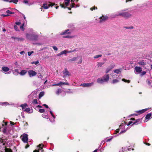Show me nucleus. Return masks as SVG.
<instances>
[{
  "label": "nucleus",
  "mask_w": 152,
  "mask_h": 152,
  "mask_svg": "<svg viewBox=\"0 0 152 152\" xmlns=\"http://www.w3.org/2000/svg\"><path fill=\"white\" fill-rule=\"evenodd\" d=\"M55 4L54 3H50L49 4L45 3L43 4L42 7L44 9H48L50 7H52Z\"/></svg>",
  "instance_id": "nucleus-6"
},
{
  "label": "nucleus",
  "mask_w": 152,
  "mask_h": 152,
  "mask_svg": "<svg viewBox=\"0 0 152 152\" xmlns=\"http://www.w3.org/2000/svg\"><path fill=\"white\" fill-rule=\"evenodd\" d=\"M95 8L96 9H97V8L96 7H92V8H90V10L92 11L93 10H95Z\"/></svg>",
  "instance_id": "nucleus-60"
},
{
  "label": "nucleus",
  "mask_w": 152,
  "mask_h": 152,
  "mask_svg": "<svg viewBox=\"0 0 152 152\" xmlns=\"http://www.w3.org/2000/svg\"><path fill=\"white\" fill-rule=\"evenodd\" d=\"M122 80L123 81H124L125 82H126L127 83H129L130 82V80H127L123 78L122 79Z\"/></svg>",
  "instance_id": "nucleus-40"
},
{
  "label": "nucleus",
  "mask_w": 152,
  "mask_h": 152,
  "mask_svg": "<svg viewBox=\"0 0 152 152\" xmlns=\"http://www.w3.org/2000/svg\"><path fill=\"white\" fill-rule=\"evenodd\" d=\"M146 73V72L145 71H143L141 72V75L142 76L143 75H145Z\"/></svg>",
  "instance_id": "nucleus-55"
},
{
  "label": "nucleus",
  "mask_w": 152,
  "mask_h": 152,
  "mask_svg": "<svg viewBox=\"0 0 152 152\" xmlns=\"http://www.w3.org/2000/svg\"><path fill=\"white\" fill-rule=\"evenodd\" d=\"M102 56V55H97L94 56V58L95 59L97 58H98Z\"/></svg>",
  "instance_id": "nucleus-42"
},
{
  "label": "nucleus",
  "mask_w": 152,
  "mask_h": 152,
  "mask_svg": "<svg viewBox=\"0 0 152 152\" xmlns=\"http://www.w3.org/2000/svg\"><path fill=\"white\" fill-rule=\"evenodd\" d=\"M116 16H121L126 18L128 19L131 17L132 16L131 14L128 12H126L124 10H122L118 12L115 14Z\"/></svg>",
  "instance_id": "nucleus-2"
},
{
  "label": "nucleus",
  "mask_w": 152,
  "mask_h": 152,
  "mask_svg": "<svg viewBox=\"0 0 152 152\" xmlns=\"http://www.w3.org/2000/svg\"><path fill=\"white\" fill-rule=\"evenodd\" d=\"M124 125H125V124L124 123H122V124L119 126V129H117L115 131V132L114 133V135L112 136L111 137H110L109 139H106L105 140V142H109V141H110L114 137H116L118 136L120 134H121L122 133H123L125 132L126 131V130H124V131L122 130V131H121V132H120V133L119 134H117L120 131V129H121L123 128L124 127Z\"/></svg>",
  "instance_id": "nucleus-1"
},
{
  "label": "nucleus",
  "mask_w": 152,
  "mask_h": 152,
  "mask_svg": "<svg viewBox=\"0 0 152 152\" xmlns=\"http://www.w3.org/2000/svg\"><path fill=\"white\" fill-rule=\"evenodd\" d=\"M43 145L42 144H40L39 145L38 147H39V148H40L41 149H39L38 151H37V150H35L33 152H39V150H41V151H42V149L43 148Z\"/></svg>",
  "instance_id": "nucleus-23"
},
{
  "label": "nucleus",
  "mask_w": 152,
  "mask_h": 152,
  "mask_svg": "<svg viewBox=\"0 0 152 152\" xmlns=\"http://www.w3.org/2000/svg\"><path fill=\"white\" fill-rule=\"evenodd\" d=\"M63 84L64 85H69V84L68 83L64 82L63 83Z\"/></svg>",
  "instance_id": "nucleus-64"
},
{
  "label": "nucleus",
  "mask_w": 152,
  "mask_h": 152,
  "mask_svg": "<svg viewBox=\"0 0 152 152\" xmlns=\"http://www.w3.org/2000/svg\"><path fill=\"white\" fill-rule=\"evenodd\" d=\"M75 4L73 3H72L70 5V7L71 8L75 7L76 8L79 7V5H77L76 7H75Z\"/></svg>",
  "instance_id": "nucleus-32"
},
{
  "label": "nucleus",
  "mask_w": 152,
  "mask_h": 152,
  "mask_svg": "<svg viewBox=\"0 0 152 152\" xmlns=\"http://www.w3.org/2000/svg\"><path fill=\"white\" fill-rule=\"evenodd\" d=\"M110 66L111 67L108 68L106 69L105 71V72L106 74H107L111 70V69L113 68L115 66V65H113L112 66Z\"/></svg>",
  "instance_id": "nucleus-24"
},
{
  "label": "nucleus",
  "mask_w": 152,
  "mask_h": 152,
  "mask_svg": "<svg viewBox=\"0 0 152 152\" xmlns=\"http://www.w3.org/2000/svg\"><path fill=\"white\" fill-rule=\"evenodd\" d=\"M117 76L116 74H114L112 75V77L113 78H115Z\"/></svg>",
  "instance_id": "nucleus-62"
},
{
  "label": "nucleus",
  "mask_w": 152,
  "mask_h": 152,
  "mask_svg": "<svg viewBox=\"0 0 152 152\" xmlns=\"http://www.w3.org/2000/svg\"><path fill=\"white\" fill-rule=\"evenodd\" d=\"M50 114H51V115H52V116L53 117V118L55 119V117L54 116L53 113L50 110Z\"/></svg>",
  "instance_id": "nucleus-49"
},
{
  "label": "nucleus",
  "mask_w": 152,
  "mask_h": 152,
  "mask_svg": "<svg viewBox=\"0 0 152 152\" xmlns=\"http://www.w3.org/2000/svg\"><path fill=\"white\" fill-rule=\"evenodd\" d=\"M39 111L41 113H44L45 112V110L44 109H41L39 110Z\"/></svg>",
  "instance_id": "nucleus-48"
},
{
  "label": "nucleus",
  "mask_w": 152,
  "mask_h": 152,
  "mask_svg": "<svg viewBox=\"0 0 152 152\" xmlns=\"http://www.w3.org/2000/svg\"><path fill=\"white\" fill-rule=\"evenodd\" d=\"M125 28L126 29H133V26L126 27H125Z\"/></svg>",
  "instance_id": "nucleus-51"
},
{
  "label": "nucleus",
  "mask_w": 152,
  "mask_h": 152,
  "mask_svg": "<svg viewBox=\"0 0 152 152\" xmlns=\"http://www.w3.org/2000/svg\"><path fill=\"white\" fill-rule=\"evenodd\" d=\"M42 116L43 117L45 118H48L47 114H45L44 113L42 115Z\"/></svg>",
  "instance_id": "nucleus-41"
},
{
  "label": "nucleus",
  "mask_w": 152,
  "mask_h": 152,
  "mask_svg": "<svg viewBox=\"0 0 152 152\" xmlns=\"http://www.w3.org/2000/svg\"><path fill=\"white\" fill-rule=\"evenodd\" d=\"M23 2L25 4H27L28 3V1L25 0L23 1Z\"/></svg>",
  "instance_id": "nucleus-59"
},
{
  "label": "nucleus",
  "mask_w": 152,
  "mask_h": 152,
  "mask_svg": "<svg viewBox=\"0 0 152 152\" xmlns=\"http://www.w3.org/2000/svg\"><path fill=\"white\" fill-rule=\"evenodd\" d=\"M104 63L102 62H99L97 64V66L98 67L101 66Z\"/></svg>",
  "instance_id": "nucleus-43"
},
{
  "label": "nucleus",
  "mask_w": 152,
  "mask_h": 152,
  "mask_svg": "<svg viewBox=\"0 0 152 152\" xmlns=\"http://www.w3.org/2000/svg\"><path fill=\"white\" fill-rule=\"evenodd\" d=\"M69 1L70 0H65L64 1V4L66 5V6H67Z\"/></svg>",
  "instance_id": "nucleus-34"
},
{
  "label": "nucleus",
  "mask_w": 152,
  "mask_h": 152,
  "mask_svg": "<svg viewBox=\"0 0 152 152\" xmlns=\"http://www.w3.org/2000/svg\"><path fill=\"white\" fill-rule=\"evenodd\" d=\"M131 120H135L134 118H131ZM141 121V119H137L135 120V121L133 123V124H134L137 123V124L140 123Z\"/></svg>",
  "instance_id": "nucleus-18"
},
{
  "label": "nucleus",
  "mask_w": 152,
  "mask_h": 152,
  "mask_svg": "<svg viewBox=\"0 0 152 152\" xmlns=\"http://www.w3.org/2000/svg\"><path fill=\"white\" fill-rule=\"evenodd\" d=\"M109 79V74H105L102 78H99L97 79L96 82L100 84H103L104 83L107 82Z\"/></svg>",
  "instance_id": "nucleus-3"
},
{
  "label": "nucleus",
  "mask_w": 152,
  "mask_h": 152,
  "mask_svg": "<svg viewBox=\"0 0 152 152\" xmlns=\"http://www.w3.org/2000/svg\"><path fill=\"white\" fill-rule=\"evenodd\" d=\"M60 6L62 8H64V9L67 8L69 10H71V8L69 7H65L64 5L62 4H61L60 5Z\"/></svg>",
  "instance_id": "nucleus-39"
},
{
  "label": "nucleus",
  "mask_w": 152,
  "mask_h": 152,
  "mask_svg": "<svg viewBox=\"0 0 152 152\" xmlns=\"http://www.w3.org/2000/svg\"><path fill=\"white\" fill-rule=\"evenodd\" d=\"M122 76L121 75H119L117 78L113 79L111 81V83L113 84H115V83H118L119 82V80L121 79Z\"/></svg>",
  "instance_id": "nucleus-11"
},
{
  "label": "nucleus",
  "mask_w": 152,
  "mask_h": 152,
  "mask_svg": "<svg viewBox=\"0 0 152 152\" xmlns=\"http://www.w3.org/2000/svg\"><path fill=\"white\" fill-rule=\"evenodd\" d=\"M43 106H44L45 107L47 108H48V106L46 105V104H43Z\"/></svg>",
  "instance_id": "nucleus-63"
},
{
  "label": "nucleus",
  "mask_w": 152,
  "mask_h": 152,
  "mask_svg": "<svg viewBox=\"0 0 152 152\" xmlns=\"http://www.w3.org/2000/svg\"><path fill=\"white\" fill-rule=\"evenodd\" d=\"M77 57H74L69 59V61H76L77 59Z\"/></svg>",
  "instance_id": "nucleus-33"
},
{
  "label": "nucleus",
  "mask_w": 152,
  "mask_h": 152,
  "mask_svg": "<svg viewBox=\"0 0 152 152\" xmlns=\"http://www.w3.org/2000/svg\"><path fill=\"white\" fill-rule=\"evenodd\" d=\"M28 135L26 134H24L23 135L21 136L22 137V140L24 143H27L28 141Z\"/></svg>",
  "instance_id": "nucleus-8"
},
{
  "label": "nucleus",
  "mask_w": 152,
  "mask_h": 152,
  "mask_svg": "<svg viewBox=\"0 0 152 152\" xmlns=\"http://www.w3.org/2000/svg\"><path fill=\"white\" fill-rule=\"evenodd\" d=\"M108 18L107 16L105 15H102L101 17L99 18V22L100 23H102L104 22Z\"/></svg>",
  "instance_id": "nucleus-13"
},
{
  "label": "nucleus",
  "mask_w": 152,
  "mask_h": 152,
  "mask_svg": "<svg viewBox=\"0 0 152 152\" xmlns=\"http://www.w3.org/2000/svg\"><path fill=\"white\" fill-rule=\"evenodd\" d=\"M24 23H23L22 26H21L20 28V29L23 31L24 30V29L23 28V26H24Z\"/></svg>",
  "instance_id": "nucleus-47"
},
{
  "label": "nucleus",
  "mask_w": 152,
  "mask_h": 152,
  "mask_svg": "<svg viewBox=\"0 0 152 152\" xmlns=\"http://www.w3.org/2000/svg\"><path fill=\"white\" fill-rule=\"evenodd\" d=\"M63 73L64 75L63 77L64 78H65L71 75L70 73L66 69H65L63 70Z\"/></svg>",
  "instance_id": "nucleus-7"
},
{
  "label": "nucleus",
  "mask_w": 152,
  "mask_h": 152,
  "mask_svg": "<svg viewBox=\"0 0 152 152\" xmlns=\"http://www.w3.org/2000/svg\"><path fill=\"white\" fill-rule=\"evenodd\" d=\"M2 69L4 72L8 71L9 70V68L6 66H4L2 68Z\"/></svg>",
  "instance_id": "nucleus-27"
},
{
  "label": "nucleus",
  "mask_w": 152,
  "mask_h": 152,
  "mask_svg": "<svg viewBox=\"0 0 152 152\" xmlns=\"http://www.w3.org/2000/svg\"><path fill=\"white\" fill-rule=\"evenodd\" d=\"M152 114L151 113H150L148 114L145 116V118L146 119L149 120L151 117Z\"/></svg>",
  "instance_id": "nucleus-29"
},
{
  "label": "nucleus",
  "mask_w": 152,
  "mask_h": 152,
  "mask_svg": "<svg viewBox=\"0 0 152 152\" xmlns=\"http://www.w3.org/2000/svg\"><path fill=\"white\" fill-rule=\"evenodd\" d=\"M62 91V90L61 89H58L56 92V94L58 95L59 94L61 93Z\"/></svg>",
  "instance_id": "nucleus-31"
},
{
  "label": "nucleus",
  "mask_w": 152,
  "mask_h": 152,
  "mask_svg": "<svg viewBox=\"0 0 152 152\" xmlns=\"http://www.w3.org/2000/svg\"><path fill=\"white\" fill-rule=\"evenodd\" d=\"M67 53V51L66 50H64L62 51H61L60 53L57 54V56H60L63 54H66Z\"/></svg>",
  "instance_id": "nucleus-19"
},
{
  "label": "nucleus",
  "mask_w": 152,
  "mask_h": 152,
  "mask_svg": "<svg viewBox=\"0 0 152 152\" xmlns=\"http://www.w3.org/2000/svg\"><path fill=\"white\" fill-rule=\"evenodd\" d=\"M133 122L132 121H129L128 123V124H127V125H131L132 123H133Z\"/></svg>",
  "instance_id": "nucleus-57"
},
{
  "label": "nucleus",
  "mask_w": 152,
  "mask_h": 152,
  "mask_svg": "<svg viewBox=\"0 0 152 152\" xmlns=\"http://www.w3.org/2000/svg\"><path fill=\"white\" fill-rule=\"evenodd\" d=\"M32 103L34 104H38V103L37 99H34Z\"/></svg>",
  "instance_id": "nucleus-45"
},
{
  "label": "nucleus",
  "mask_w": 152,
  "mask_h": 152,
  "mask_svg": "<svg viewBox=\"0 0 152 152\" xmlns=\"http://www.w3.org/2000/svg\"><path fill=\"white\" fill-rule=\"evenodd\" d=\"M2 142H1V144H2L4 145L5 144V142H6V141L4 140L3 141V139H2Z\"/></svg>",
  "instance_id": "nucleus-53"
},
{
  "label": "nucleus",
  "mask_w": 152,
  "mask_h": 152,
  "mask_svg": "<svg viewBox=\"0 0 152 152\" xmlns=\"http://www.w3.org/2000/svg\"><path fill=\"white\" fill-rule=\"evenodd\" d=\"M45 92L44 91H42L40 92L39 95V98L40 99L44 95Z\"/></svg>",
  "instance_id": "nucleus-30"
},
{
  "label": "nucleus",
  "mask_w": 152,
  "mask_h": 152,
  "mask_svg": "<svg viewBox=\"0 0 152 152\" xmlns=\"http://www.w3.org/2000/svg\"><path fill=\"white\" fill-rule=\"evenodd\" d=\"M6 12L7 13V14H14V12H11V11L8 10H7L6 11Z\"/></svg>",
  "instance_id": "nucleus-44"
},
{
  "label": "nucleus",
  "mask_w": 152,
  "mask_h": 152,
  "mask_svg": "<svg viewBox=\"0 0 152 152\" xmlns=\"http://www.w3.org/2000/svg\"><path fill=\"white\" fill-rule=\"evenodd\" d=\"M147 82L149 86H152V78L147 80Z\"/></svg>",
  "instance_id": "nucleus-26"
},
{
  "label": "nucleus",
  "mask_w": 152,
  "mask_h": 152,
  "mask_svg": "<svg viewBox=\"0 0 152 152\" xmlns=\"http://www.w3.org/2000/svg\"><path fill=\"white\" fill-rule=\"evenodd\" d=\"M127 150L130 151L129 150V148L128 149L127 148H122L120 150H119V152H123L124 151H126Z\"/></svg>",
  "instance_id": "nucleus-28"
},
{
  "label": "nucleus",
  "mask_w": 152,
  "mask_h": 152,
  "mask_svg": "<svg viewBox=\"0 0 152 152\" xmlns=\"http://www.w3.org/2000/svg\"><path fill=\"white\" fill-rule=\"evenodd\" d=\"M15 24L18 25H19L21 23L20 22H17L15 23Z\"/></svg>",
  "instance_id": "nucleus-61"
},
{
  "label": "nucleus",
  "mask_w": 152,
  "mask_h": 152,
  "mask_svg": "<svg viewBox=\"0 0 152 152\" xmlns=\"http://www.w3.org/2000/svg\"><path fill=\"white\" fill-rule=\"evenodd\" d=\"M147 110H148L147 109H142V110H141L136 111V112L137 113H138V115H140L141 114H142V113L145 112V111H146ZM132 115H135V116H137L138 115V114H133L131 115V116Z\"/></svg>",
  "instance_id": "nucleus-14"
},
{
  "label": "nucleus",
  "mask_w": 152,
  "mask_h": 152,
  "mask_svg": "<svg viewBox=\"0 0 152 152\" xmlns=\"http://www.w3.org/2000/svg\"><path fill=\"white\" fill-rule=\"evenodd\" d=\"M24 111L28 113H31L33 112L32 110H31L29 108L27 107L26 109L24 110Z\"/></svg>",
  "instance_id": "nucleus-21"
},
{
  "label": "nucleus",
  "mask_w": 152,
  "mask_h": 152,
  "mask_svg": "<svg viewBox=\"0 0 152 152\" xmlns=\"http://www.w3.org/2000/svg\"><path fill=\"white\" fill-rule=\"evenodd\" d=\"M16 39L18 41H23L24 39L23 38H22V37H21V38L16 37Z\"/></svg>",
  "instance_id": "nucleus-37"
},
{
  "label": "nucleus",
  "mask_w": 152,
  "mask_h": 152,
  "mask_svg": "<svg viewBox=\"0 0 152 152\" xmlns=\"http://www.w3.org/2000/svg\"><path fill=\"white\" fill-rule=\"evenodd\" d=\"M26 37L27 39L30 40H36L38 38L37 35L34 34H26Z\"/></svg>",
  "instance_id": "nucleus-5"
},
{
  "label": "nucleus",
  "mask_w": 152,
  "mask_h": 152,
  "mask_svg": "<svg viewBox=\"0 0 152 152\" xmlns=\"http://www.w3.org/2000/svg\"><path fill=\"white\" fill-rule=\"evenodd\" d=\"M1 16H3V17H6V16H9L10 15L8 14H7V15H4V14H2V15H1Z\"/></svg>",
  "instance_id": "nucleus-56"
},
{
  "label": "nucleus",
  "mask_w": 152,
  "mask_h": 152,
  "mask_svg": "<svg viewBox=\"0 0 152 152\" xmlns=\"http://www.w3.org/2000/svg\"><path fill=\"white\" fill-rule=\"evenodd\" d=\"M94 84L93 82L91 83H86L82 84L80 85V86H83L84 87H89L92 86Z\"/></svg>",
  "instance_id": "nucleus-12"
},
{
  "label": "nucleus",
  "mask_w": 152,
  "mask_h": 152,
  "mask_svg": "<svg viewBox=\"0 0 152 152\" xmlns=\"http://www.w3.org/2000/svg\"><path fill=\"white\" fill-rule=\"evenodd\" d=\"M52 47L53 48L54 50H55L57 51L58 50V48H57L55 46H52Z\"/></svg>",
  "instance_id": "nucleus-50"
},
{
  "label": "nucleus",
  "mask_w": 152,
  "mask_h": 152,
  "mask_svg": "<svg viewBox=\"0 0 152 152\" xmlns=\"http://www.w3.org/2000/svg\"><path fill=\"white\" fill-rule=\"evenodd\" d=\"M28 73L30 77H31L35 76L37 73L34 71L30 70L28 71Z\"/></svg>",
  "instance_id": "nucleus-10"
},
{
  "label": "nucleus",
  "mask_w": 152,
  "mask_h": 152,
  "mask_svg": "<svg viewBox=\"0 0 152 152\" xmlns=\"http://www.w3.org/2000/svg\"><path fill=\"white\" fill-rule=\"evenodd\" d=\"M77 58L79 59L78 61L77 62V63L78 64H81L83 61L82 58L81 56H77Z\"/></svg>",
  "instance_id": "nucleus-25"
},
{
  "label": "nucleus",
  "mask_w": 152,
  "mask_h": 152,
  "mask_svg": "<svg viewBox=\"0 0 152 152\" xmlns=\"http://www.w3.org/2000/svg\"><path fill=\"white\" fill-rule=\"evenodd\" d=\"M51 86H59V84H53L51 85Z\"/></svg>",
  "instance_id": "nucleus-58"
},
{
  "label": "nucleus",
  "mask_w": 152,
  "mask_h": 152,
  "mask_svg": "<svg viewBox=\"0 0 152 152\" xmlns=\"http://www.w3.org/2000/svg\"><path fill=\"white\" fill-rule=\"evenodd\" d=\"M27 72V71L25 70H23L19 73V74L21 76L24 75Z\"/></svg>",
  "instance_id": "nucleus-22"
},
{
  "label": "nucleus",
  "mask_w": 152,
  "mask_h": 152,
  "mask_svg": "<svg viewBox=\"0 0 152 152\" xmlns=\"http://www.w3.org/2000/svg\"><path fill=\"white\" fill-rule=\"evenodd\" d=\"M146 62L144 60H142L138 62V64L141 66H144L146 64Z\"/></svg>",
  "instance_id": "nucleus-17"
},
{
  "label": "nucleus",
  "mask_w": 152,
  "mask_h": 152,
  "mask_svg": "<svg viewBox=\"0 0 152 152\" xmlns=\"http://www.w3.org/2000/svg\"><path fill=\"white\" fill-rule=\"evenodd\" d=\"M20 106L22 107V110L24 111V110H25L26 108L28 107V105L27 104H21Z\"/></svg>",
  "instance_id": "nucleus-20"
},
{
  "label": "nucleus",
  "mask_w": 152,
  "mask_h": 152,
  "mask_svg": "<svg viewBox=\"0 0 152 152\" xmlns=\"http://www.w3.org/2000/svg\"><path fill=\"white\" fill-rule=\"evenodd\" d=\"M18 1V0H11L10 1V2H13L15 4H17Z\"/></svg>",
  "instance_id": "nucleus-38"
},
{
  "label": "nucleus",
  "mask_w": 152,
  "mask_h": 152,
  "mask_svg": "<svg viewBox=\"0 0 152 152\" xmlns=\"http://www.w3.org/2000/svg\"><path fill=\"white\" fill-rule=\"evenodd\" d=\"M122 69H115L113 70V72L114 73H116L117 74H119V75L121 74V72Z\"/></svg>",
  "instance_id": "nucleus-16"
},
{
  "label": "nucleus",
  "mask_w": 152,
  "mask_h": 152,
  "mask_svg": "<svg viewBox=\"0 0 152 152\" xmlns=\"http://www.w3.org/2000/svg\"><path fill=\"white\" fill-rule=\"evenodd\" d=\"M34 53L33 51L28 52V55L30 56L31 55Z\"/></svg>",
  "instance_id": "nucleus-52"
},
{
  "label": "nucleus",
  "mask_w": 152,
  "mask_h": 152,
  "mask_svg": "<svg viewBox=\"0 0 152 152\" xmlns=\"http://www.w3.org/2000/svg\"><path fill=\"white\" fill-rule=\"evenodd\" d=\"M9 104L7 102H0V105H9Z\"/></svg>",
  "instance_id": "nucleus-36"
},
{
  "label": "nucleus",
  "mask_w": 152,
  "mask_h": 152,
  "mask_svg": "<svg viewBox=\"0 0 152 152\" xmlns=\"http://www.w3.org/2000/svg\"><path fill=\"white\" fill-rule=\"evenodd\" d=\"M14 28H15V30L16 31H18V26H17L15 25L14 26Z\"/></svg>",
  "instance_id": "nucleus-54"
},
{
  "label": "nucleus",
  "mask_w": 152,
  "mask_h": 152,
  "mask_svg": "<svg viewBox=\"0 0 152 152\" xmlns=\"http://www.w3.org/2000/svg\"><path fill=\"white\" fill-rule=\"evenodd\" d=\"M134 71L136 74H138L141 72L142 71V68L139 66H136L134 68Z\"/></svg>",
  "instance_id": "nucleus-9"
},
{
  "label": "nucleus",
  "mask_w": 152,
  "mask_h": 152,
  "mask_svg": "<svg viewBox=\"0 0 152 152\" xmlns=\"http://www.w3.org/2000/svg\"><path fill=\"white\" fill-rule=\"evenodd\" d=\"M72 32V31L69 30V29H67L66 30L60 33V35H65L66 34H71V33Z\"/></svg>",
  "instance_id": "nucleus-15"
},
{
  "label": "nucleus",
  "mask_w": 152,
  "mask_h": 152,
  "mask_svg": "<svg viewBox=\"0 0 152 152\" xmlns=\"http://www.w3.org/2000/svg\"><path fill=\"white\" fill-rule=\"evenodd\" d=\"M64 38H67L69 39L72 38L74 37V36L70 35H66L63 36Z\"/></svg>",
  "instance_id": "nucleus-35"
},
{
  "label": "nucleus",
  "mask_w": 152,
  "mask_h": 152,
  "mask_svg": "<svg viewBox=\"0 0 152 152\" xmlns=\"http://www.w3.org/2000/svg\"><path fill=\"white\" fill-rule=\"evenodd\" d=\"M8 131L7 122H3L2 124H0V131L3 132L4 133H8Z\"/></svg>",
  "instance_id": "nucleus-4"
},
{
  "label": "nucleus",
  "mask_w": 152,
  "mask_h": 152,
  "mask_svg": "<svg viewBox=\"0 0 152 152\" xmlns=\"http://www.w3.org/2000/svg\"><path fill=\"white\" fill-rule=\"evenodd\" d=\"M39 63V62L38 61H33L31 62L32 64H34L35 65L38 64Z\"/></svg>",
  "instance_id": "nucleus-46"
}]
</instances>
